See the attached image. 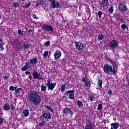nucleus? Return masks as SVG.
Returning a JSON list of instances; mask_svg holds the SVG:
<instances>
[{
	"label": "nucleus",
	"mask_w": 129,
	"mask_h": 129,
	"mask_svg": "<svg viewBox=\"0 0 129 129\" xmlns=\"http://www.w3.org/2000/svg\"><path fill=\"white\" fill-rule=\"evenodd\" d=\"M28 100L34 104V105H39L41 103V97L39 96V94L34 91L30 92L28 97Z\"/></svg>",
	"instance_id": "1"
},
{
	"label": "nucleus",
	"mask_w": 129,
	"mask_h": 129,
	"mask_svg": "<svg viewBox=\"0 0 129 129\" xmlns=\"http://www.w3.org/2000/svg\"><path fill=\"white\" fill-rule=\"evenodd\" d=\"M103 70L105 73L107 74V75L113 74L114 75L115 73H116V71H115V68H113L112 69V66L109 65V64H106Z\"/></svg>",
	"instance_id": "2"
},
{
	"label": "nucleus",
	"mask_w": 129,
	"mask_h": 129,
	"mask_svg": "<svg viewBox=\"0 0 129 129\" xmlns=\"http://www.w3.org/2000/svg\"><path fill=\"white\" fill-rule=\"evenodd\" d=\"M118 9L119 12L121 13H125V12H127L128 9L126 6L123 3H119L118 4Z\"/></svg>",
	"instance_id": "3"
},
{
	"label": "nucleus",
	"mask_w": 129,
	"mask_h": 129,
	"mask_svg": "<svg viewBox=\"0 0 129 129\" xmlns=\"http://www.w3.org/2000/svg\"><path fill=\"white\" fill-rule=\"evenodd\" d=\"M46 86L48 87V90L49 89L50 90H53V89H54L56 86V83H51V80L48 79V80L47 81Z\"/></svg>",
	"instance_id": "4"
},
{
	"label": "nucleus",
	"mask_w": 129,
	"mask_h": 129,
	"mask_svg": "<svg viewBox=\"0 0 129 129\" xmlns=\"http://www.w3.org/2000/svg\"><path fill=\"white\" fill-rule=\"evenodd\" d=\"M74 92H75V90H68L66 93L64 94V95H68L69 94L70 99H74L75 98Z\"/></svg>",
	"instance_id": "5"
},
{
	"label": "nucleus",
	"mask_w": 129,
	"mask_h": 129,
	"mask_svg": "<svg viewBox=\"0 0 129 129\" xmlns=\"http://www.w3.org/2000/svg\"><path fill=\"white\" fill-rule=\"evenodd\" d=\"M109 46L112 50L113 49H116L118 47V42L115 40H113L111 41Z\"/></svg>",
	"instance_id": "6"
},
{
	"label": "nucleus",
	"mask_w": 129,
	"mask_h": 129,
	"mask_svg": "<svg viewBox=\"0 0 129 129\" xmlns=\"http://www.w3.org/2000/svg\"><path fill=\"white\" fill-rule=\"evenodd\" d=\"M49 2H51V3L52 9H55V8L58 9L61 7L58 1H55V0H49Z\"/></svg>",
	"instance_id": "7"
},
{
	"label": "nucleus",
	"mask_w": 129,
	"mask_h": 129,
	"mask_svg": "<svg viewBox=\"0 0 129 129\" xmlns=\"http://www.w3.org/2000/svg\"><path fill=\"white\" fill-rule=\"evenodd\" d=\"M32 76L34 79H39V80H43V78L41 77L40 74H38L36 71H34L32 73Z\"/></svg>",
	"instance_id": "8"
},
{
	"label": "nucleus",
	"mask_w": 129,
	"mask_h": 129,
	"mask_svg": "<svg viewBox=\"0 0 129 129\" xmlns=\"http://www.w3.org/2000/svg\"><path fill=\"white\" fill-rule=\"evenodd\" d=\"M75 45H76V48L79 51H81V50H83V48H84V45L82 44L80 42H75Z\"/></svg>",
	"instance_id": "9"
},
{
	"label": "nucleus",
	"mask_w": 129,
	"mask_h": 129,
	"mask_svg": "<svg viewBox=\"0 0 129 129\" xmlns=\"http://www.w3.org/2000/svg\"><path fill=\"white\" fill-rule=\"evenodd\" d=\"M42 28L45 32H53V28L51 25H45L42 26Z\"/></svg>",
	"instance_id": "10"
},
{
	"label": "nucleus",
	"mask_w": 129,
	"mask_h": 129,
	"mask_svg": "<svg viewBox=\"0 0 129 129\" xmlns=\"http://www.w3.org/2000/svg\"><path fill=\"white\" fill-rule=\"evenodd\" d=\"M82 82H84L85 86L87 87H90V80L87 78L82 79Z\"/></svg>",
	"instance_id": "11"
},
{
	"label": "nucleus",
	"mask_w": 129,
	"mask_h": 129,
	"mask_svg": "<svg viewBox=\"0 0 129 129\" xmlns=\"http://www.w3.org/2000/svg\"><path fill=\"white\" fill-rule=\"evenodd\" d=\"M63 112L64 113L67 115V114H71V115L73 116V111L70 109V108L67 107L65 109H63Z\"/></svg>",
	"instance_id": "12"
},
{
	"label": "nucleus",
	"mask_w": 129,
	"mask_h": 129,
	"mask_svg": "<svg viewBox=\"0 0 129 129\" xmlns=\"http://www.w3.org/2000/svg\"><path fill=\"white\" fill-rule=\"evenodd\" d=\"M119 127V123L117 122L112 123L110 129H117Z\"/></svg>",
	"instance_id": "13"
},
{
	"label": "nucleus",
	"mask_w": 129,
	"mask_h": 129,
	"mask_svg": "<svg viewBox=\"0 0 129 129\" xmlns=\"http://www.w3.org/2000/svg\"><path fill=\"white\" fill-rule=\"evenodd\" d=\"M61 51H60L59 50H57L54 53V56L55 59H59V58H60V57H61Z\"/></svg>",
	"instance_id": "14"
},
{
	"label": "nucleus",
	"mask_w": 129,
	"mask_h": 129,
	"mask_svg": "<svg viewBox=\"0 0 129 129\" xmlns=\"http://www.w3.org/2000/svg\"><path fill=\"white\" fill-rule=\"evenodd\" d=\"M46 3V0H40L39 2H38L36 5L35 7H39V6H42L43 5H45Z\"/></svg>",
	"instance_id": "15"
},
{
	"label": "nucleus",
	"mask_w": 129,
	"mask_h": 129,
	"mask_svg": "<svg viewBox=\"0 0 129 129\" xmlns=\"http://www.w3.org/2000/svg\"><path fill=\"white\" fill-rule=\"evenodd\" d=\"M43 116L44 118H47V119H50L51 117H52V115L51 113H48V114L46 113H44L43 114Z\"/></svg>",
	"instance_id": "16"
},
{
	"label": "nucleus",
	"mask_w": 129,
	"mask_h": 129,
	"mask_svg": "<svg viewBox=\"0 0 129 129\" xmlns=\"http://www.w3.org/2000/svg\"><path fill=\"white\" fill-rule=\"evenodd\" d=\"M29 62L30 64H37V62H38V59L36 58L31 59Z\"/></svg>",
	"instance_id": "17"
},
{
	"label": "nucleus",
	"mask_w": 129,
	"mask_h": 129,
	"mask_svg": "<svg viewBox=\"0 0 129 129\" xmlns=\"http://www.w3.org/2000/svg\"><path fill=\"white\" fill-rule=\"evenodd\" d=\"M23 113L24 116H25V117H27V116H28L29 114L30 113V111L28 109L24 110Z\"/></svg>",
	"instance_id": "18"
},
{
	"label": "nucleus",
	"mask_w": 129,
	"mask_h": 129,
	"mask_svg": "<svg viewBox=\"0 0 129 129\" xmlns=\"http://www.w3.org/2000/svg\"><path fill=\"white\" fill-rule=\"evenodd\" d=\"M102 5L103 8L106 7L107 5H108V0H103L101 5Z\"/></svg>",
	"instance_id": "19"
},
{
	"label": "nucleus",
	"mask_w": 129,
	"mask_h": 129,
	"mask_svg": "<svg viewBox=\"0 0 129 129\" xmlns=\"http://www.w3.org/2000/svg\"><path fill=\"white\" fill-rule=\"evenodd\" d=\"M77 105L80 108L83 107V103L80 100L77 101Z\"/></svg>",
	"instance_id": "20"
},
{
	"label": "nucleus",
	"mask_w": 129,
	"mask_h": 129,
	"mask_svg": "<svg viewBox=\"0 0 129 129\" xmlns=\"http://www.w3.org/2000/svg\"><path fill=\"white\" fill-rule=\"evenodd\" d=\"M4 109L5 110H10V109H11V106L10 105V104H5L4 105Z\"/></svg>",
	"instance_id": "21"
},
{
	"label": "nucleus",
	"mask_w": 129,
	"mask_h": 129,
	"mask_svg": "<svg viewBox=\"0 0 129 129\" xmlns=\"http://www.w3.org/2000/svg\"><path fill=\"white\" fill-rule=\"evenodd\" d=\"M30 47V44H28L27 43H23V48L25 50H27Z\"/></svg>",
	"instance_id": "22"
},
{
	"label": "nucleus",
	"mask_w": 129,
	"mask_h": 129,
	"mask_svg": "<svg viewBox=\"0 0 129 129\" xmlns=\"http://www.w3.org/2000/svg\"><path fill=\"white\" fill-rule=\"evenodd\" d=\"M66 89V84H63L61 86L60 90L61 92H64Z\"/></svg>",
	"instance_id": "23"
},
{
	"label": "nucleus",
	"mask_w": 129,
	"mask_h": 129,
	"mask_svg": "<svg viewBox=\"0 0 129 129\" xmlns=\"http://www.w3.org/2000/svg\"><path fill=\"white\" fill-rule=\"evenodd\" d=\"M4 45H5V42H0V51H4L5 50Z\"/></svg>",
	"instance_id": "24"
},
{
	"label": "nucleus",
	"mask_w": 129,
	"mask_h": 129,
	"mask_svg": "<svg viewBox=\"0 0 129 129\" xmlns=\"http://www.w3.org/2000/svg\"><path fill=\"white\" fill-rule=\"evenodd\" d=\"M45 107L49 110V111H50V112H53L54 110L52 107L50 106H45Z\"/></svg>",
	"instance_id": "25"
},
{
	"label": "nucleus",
	"mask_w": 129,
	"mask_h": 129,
	"mask_svg": "<svg viewBox=\"0 0 129 129\" xmlns=\"http://www.w3.org/2000/svg\"><path fill=\"white\" fill-rule=\"evenodd\" d=\"M85 129H93V128H92V125H90V124H89L86 125Z\"/></svg>",
	"instance_id": "26"
},
{
	"label": "nucleus",
	"mask_w": 129,
	"mask_h": 129,
	"mask_svg": "<svg viewBox=\"0 0 129 129\" xmlns=\"http://www.w3.org/2000/svg\"><path fill=\"white\" fill-rule=\"evenodd\" d=\"M18 87H14V86H11L10 87V90H11V91H14L16 89H17Z\"/></svg>",
	"instance_id": "27"
},
{
	"label": "nucleus",
	"mask_w": 129,
	"mask_h": 129,
	"mask_svg": "<svg viewBox=\"0 0 129 129\" xmlns=\"http://www.w3.org/2000/svg\"><path fill=\"white\" fill-rule=\"evenodd\" d=\"M89 98L90 101H93V99L94 98V95H93V94L90 95L89 96Z\"/></svg>",
	"instance_id": "28"
},
{
	"label": "nucleus",
	"mask_w": 129,
	"mask_h": 129,
	"mask_svg": "<svg viewBox=\"0 0 129 129\" xmlns=\"http://www.w3.org/2000/svg\"><path fill=\"white\" fill-rule=\"evenodd\" d=\"M108 12L109 13H110V14H112V13H113V7L112 6L110 7L108 9Z\"/></svg>",
	"instance_id": "29"
},
{
	"label": "nucleus",
	"mask_w": 129,
	"mask_h": 129,
	"mask_svg": "<svg viewBox=\"0 0 129 129\" xmlns=\"http://www.w3.org/2000/svg\"><path fill=\"white\" fill-rule=\"evenodd\" d=\"M28 68L27 67H26L25 66H24L23 67H22L21 68V70L22 71H27V70H28Z\"/></svg>",
	"instance_id": "30"
},
{
	"label": "nucleus",
	"mask_w": 129,
	"mask_h": 129,
	"mask_svg": "<svg viewBox=\"0 0 129 129\" xmlns=\"http://www.w3.org/2000/svg\"><path fill=\"white\" fill-rule=\"evenodd\" d=\"M20 4L19 3H13V7L14 8H18V7H19Z\"/></svg>",
	"instance_id": "31"
},
{
	"label": "nucleus",
	"mask_w": 129,
	"mask_h": 129,
	"mask_svg": "<svg viewBox=\"0 0 129 129\" xmlns=\"http://www.w3.org/2000/svg\"><path fill=\"white\" fill-rule=\"evenodd\" d=\"M30 6H31V2H30L28 4H26L25 6H22V7L25 8L26 9H29V8H30Z\"/></svg>",
	"instance_id": "32"
},
{
	"label": "nucleus",
	"mask_w": 129,
	"mask_h": 129,
	"mask_svg": "<svg viewBox=\"0 0 129 129\" xmlns=\"http://www.w3.org/2000/svg\"><path fill=\"white\" fill-rule=\"evenodd\" d=\"M104 38V36L102 34L99 35L98 37V40H103Z\"/></svg>",
	"instance_id": "33"
},
{
	"label": "nucleus",
	"mask_w": 129,
	"mask_h": 129,
	"mask_svg": "<svg viewBox=\"0 0 129 129\" xmlns=\"http://www.w3.org/2000/svg\"><path fill=\"white\" fill-rule=\"evenodd\" d=\"M41 90V91H45L46 90V86L42 85Z\"/></svg>",
	"instance_id": "34"
},
{
	"label": "nucleus",
	"mask_w": 129,
	"mask_h": 129,
	"mask_svg": "<svg viewBox=\"0 0 129 129\" xmlns=\"http://www.w3.org/2000/svg\"><path fill=\"white\" fill-rule=\"evenodd\" d=\"M102 108V104H99L97 108L98 110H101Z\"/></svg>",
	"instance_id": "35"
},
{
	"label": "nucleus",
	"mask_w": 129,
	"mask_h": 129,
	"mask_svg": "<svg viewBox=\"0 0 129 129\" xmlns=\"http://www.w3.org/2000/svg\"><path fill=\"white\" fill-rule=\"evenodd\" d=\"M18 35H21V36H23V35H24V34L23 33V32H22V30H21V29L18 30Z\"/></svg>",
	"instance_id": "36"
},
{
	"label": "nucleus",
	"mask_w": 129,
	"mask_h": 129,
	"mask_svg": "<svg viewBox=\"0 0 129 129\" xmlns=\"http://www.w3.org/2000/svg\"><path fill=\"white\" fill-rule=\"evenodd\" d=\"M20 90H22V88H18V89H16L15 92V93L18 94V92H20Z\"/></svg>",
	"instance_id": "37"
},
{
	"label": "nucleus",
	"mask_w": 129,
	"mask_h": 129,
	"mask_svg": "<svg viewBox=\"0 0 129 129\" xmlns=\"http://www.w3.org/2000/svg\"><path fill=\"white\" fill-rule=\"evenodd\" d=\"M48 54H49V51H45L43 54L44 57H47V56H48Z\"/></svg>",
	"instance_id": "38"
},
{
	"label": "nucleus",
	"mask_w": 129,
	"mask_h": 129,
	"mask_svg": "<svg viewBox=\"0 0 129 129\" xmlns=\"http://www.w3.org/2000/svg\"><path fill=\"white\" fill-rule=\"evenodd\" d=\"M98 15L99 16V18L100 19L101 18V15H103L102 12L99 11L98 12Z\"/></svg>",
	"instance_id": "39"
},
{
	"label": "nucleus",
	"mask_w": 129,
	"mask_h": 129,
	"mask_svg": "<svg viewBox=\"0 0 129 129\" xmlns=\"http://www.w3.org/2000/svg\"><path fill=\"white\" fill-rule=\"evenodd\" d=\"M121 28H122V30H124V29H125V28H127L126 25H125V24H122V25L121 26Z\"/></svg>",
	"instance_id": "40"
},
{
	"label": "nucleus",
	"mask_w": 129,
	"mask_h": 129,
	"mask_svg": "<svg viewBox=\"0 0 129 129\" xmlns=\"http://www.w3.org/2000/svg\"><path fill=\"white\" fill-rule=\"evenodd\" d=\"M39 125L40 126H44V125H45V122L44 121H42L40 123H39Z\"/></svg>",
	"instance_id": "41"
},
{
	"label": "nucleus",
	"mask_w": 129,
	"mask_h": 129,
	"mask_svg": "<svg viewBox=\"0 0 129 129\" xmlns=\"http://www.w3.org/2000/svg\"><path fill=\"white\" fill-rule=\"evenodd\" d=\"M50 42L49 41H48L47 42H46L45 43H44V45L45 46H50Z\"/></svg>",
	"instance_id": "42"
},
{
	"label": "nucleus",
	"mask_w": 129,
	"mask_h": 129,
	"mask_svg": "<svg viewBox=\"0 0 129 129\" xmlns=\"http://www.w3.org/2000/svg\"><path fill=\"white\" fill-rule=\"evenodd\" d=\"M98 85L99 86H101L102 85V80H99L98 82Z\"/></svg>",
	"instance_id": "43"
},
{
	"label": "nucleus",
	"mask_w": 129,
	"mask_h": 129,
	"mask_svg": "<svg viewBox=\"0 0 129 129\" xmlns=\"http://www.w3.org/2000/svg\"><path fill=\"white\" fill-rule=\"evenodd\" d=\"M25 66L29 69L30 68V63L29 62L26 63Z\"/></svg>",
	"instance_id": "44"
},
{
	"label": "nucleus",
	"mask_w": 129,
	"mask_h": 129,
	"mask_svg": "<svg viewBox=\"0 0 129 129\" xmlns=\"http://www.w3.org/2000/svg\"><path fill=\"white\" fill-rule=\"evenodd\" d=\"M32 32H33V30L32 29H30L28 31V34H31V33H32Z\"/></svg>",
	"instance_id": "45"
},
{
	"label": "nucleus",
	"mask_w": 129,
	"mask_h": 129,
	"mask_svg": "<svg viewBox=\"0 0 129 129\" xmlns=\"http://www.w3.org/2000/svg\"><path fill=\"white\" fill-rule=\"evenodd\" d=\"M4 122V119L3 118H0V124H2Z\"/></svg>",
	"instance_id": "46"
},
{
	"label": "nucleus",
	"mask_w": 129,
	"mask_h": 129,
	"mask_svg": "<svg viewBox=\"0 0 129 129\" xmlns=\"http://www.w3.org/2000/svg\"><path fill=\"white\" fill-rule=\"evenodd\" d=\"M112 93V91H111V90H108V94H110V95H111Z\"/></svg>",
	"instance_id": "47"
},
{
	"label": "nucleus",
	"mask_w": 129,
	"mask_h": 129,
	"mask_svg": "<svg viewBox=\"0 0 129 129\" xmlns=\"http://www.w3.org/2000/svg\"><path fill=\"white\" fill-rule=\"evenodd\" d=\"M10 108H11L12 110H14V109H15V106L11 104Z\"/></svg>",
	"instance_id": "48"
},
{
	"label": "nucleus",
	"mask_w": 129,
	"mask_h": 129,
	"mask_svg": "<svg viewBox=\"0 0 129 129\" xmlns=\"http://www.w3.org/2000/svg\"><path fill=\"white\" fill-rule=\"evenodd\" d=\"M4 42V40L3 39V37L0 36V43H3Z\"/></svg>",
	"instance_id": "49"
},
{
	"label": "nucleus",
	"mask_w": 129,
	"mask_h": 129,
	"mask_svg": "<svg viewBox=\"0 0 129 129\" xmlns=\"http://www.w3.org/2000/svg\"><path fill=\"white\" fill-rule=\"evenodd\" d=\"M25 74H26V75H31V73L29 71H26L25 72Z\"/></svg>",
	"instance_id": "50"
},
{
	"label": "nucleus",
	"mask_w": 129,
	"mask_h": 129,
	"mask_svg": "<svg viewBox=\"0 0 129 129\" xmlns=\"http://www.w3.org/2000/svg\"><path fill=\"white\" fill-rule=\"evenodd\" d=\"M33 17L34 19H35V20H37V19H38V18H37V15H36L35 14H34L33 15Z\"/></svg>",
	"instance_id": "51"
},
{
	"label": "nucleus",
	"mask_w": 129,
	"mask_h": 129,
	"mask_svg": "<svg viewBox=\"0 0 129 129\" xmlns=\"http://www.w3.org/2000/svg\"><path fill=\"white\" fill-rule=\"evenodd\" d=\"M29 78L30 80H32V78H33V77H32V75H29Z\"/></svg>",
	"instance_id": "52"
},
{
	"label": "nucleus",
	"mask_w": 129,
	"mask_h": 129,
	"mask_svg": "<svg viewBox=\"0 0 129 129\" xmlns=\"http://www.w3.org/2000/svg\"><path fill=\"white\" fill-rule=\"evenodd\" d=\"M3 78H4L5 80H7V79H8V78H9V76H4L3 77Z\"/></svg>",
	"instance_id": "53"
},
{
	"label": "nucleus",
	"mask_w": 129,
	"mask_h": 129,
	"mask_svg": "<svg viewBox=\"0 0 129 129\" xmlns=\"http://www.w3.org/2000/svg\"><path fill=\"white\" fill-rule=\"evenodd\" d=\"M77 23L78 24V25H79V22H77Z\"/></svg>",
	"instance_id": "54"
},
{
	"label": "nucleus",
	"mask_w": 129,
	"mask_h": 129,
	"mask_svg": "<svg viewBox=\"0 0 129 129\" xmlns=\"http://www.w3.org/2000/svg\"><path fill=\"white\" fill-rule=\"evenodd\" d=\"M62 98H66V97L65 96H63Z\"/></svg>",
	"instance_id": "55"
},
{
	"label": "nucleus",
	"mask_w": 129,
	"mask_h": 129,
	"mask_svg": "<svg viewBox=\"0 0 129 129\" xmlns=\"http://www.w3.org/2000/svg\"><path fill=\"white\" fill-rule=\"evenodd\" d=\"M2 18V15H0V19Z\"/></svg>",
	"instance_id": "56"
},
{
	"label": "nucleus",
	"mask_w": 129,
	"mask_h": 129,
	"mask_svg": "<svg viewBox=\"0 0 129 129\" xmlns=\"http://www.w3.org/2000/svg\"><path fill=\"white\" fill-rule=\"evenodd\" d=\"M78 16H81V14H79Z\"/></svg>",
	"instance_id": "57"
},
{
	"label": "nucleus",
	"mask_w": 129,
	"mask_h": 129,
	"mask_svg": "<svg viewBox=\"0 0 129 129\" xmlns=\"http://www.w3.org/2000/svg\"><path fill=\"white\" fill-rule=\"evenodd\" d=\"M22 2H24V1H26V0H22Z\"/></svg>",
	"instance_id": "58"
}]
</instances>
